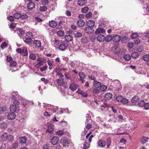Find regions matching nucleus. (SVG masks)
Masks as SVG:
<instances>
[{
    "label": "nucleus",
    "instance_id": "nucleus-54",
    "mask_svg": "<svg viewBox=\"0 0 149 149\" xmlns=\"http://www.w3.org/2000/svg\"><path fill=\"white\" fill-rule=\"evenodd\" d=\"M92 92L94 93L98 94L100 93V91L96 88H94L92 90Z\"/></svg>",
    "mask_w": 149,
    "mask_h": 149
},
{
    "label": "nucleus",
    "instance_id": "nucleus-64",
    "mask_svg": "<svg viewBox=\"0 0 149 149\" xmlns=\"http://www.w3.org/2000/svg\"><path fill=\"white\" fill-rule=\"evenodd\" d=\"M47 65H44L42 67L40 68V70L42 71L43 72L45 71L47 68Z\"/></svg>",
    "mask_w": 149,
    "mask_h": 149
},
{
    "label": "nucleus",
    "instance_id": "nucleus-10",
    "mask_svg": "<svg viewBox=\"0 0 149 149\" xmlns=\"http://www.w3.org/2000/svg\"><path fill=\"white\" fill-rule=\"evenodd\" d=\"M19 96L18 92H15L12 93L10 97L12 99L14 100L17 99Z\"/></svg>",
    "mask_w": 149,
    "mask_h": 149
},
{
    "label": "nucleus",
    "instance_id": "nucleus-36",
    "mask_svg": "<svg viewBox=\"0 0 149 149\" xmlns=\"http://www.w3.org/2000/svg\"><path fill=\"white\" fill-rule=\"evenodd\" d=\"M7 108L6 106L0 107V114H2L6 111Z\"/></svg>",
    "mask_w": 149,
    "mask_h": 149
},
{
    "label": "nucleus",
    "instance_id": "nucleus-62",
    "mask_svg": "<svg viewBox=\"0 0 149 149\" xmlns=\"http://www.w3.org/2000/svg\"><path fill=\"white\" fill-rule=\"evenodd\" d=\"M28 17V16L26 14H23L22 15H21L20 18H21L22 19H26Z\"/></svg>",
    "mask_w": 149,
    "mask_h": 149
},
{
    "label": "nucleus",
    "instance_id": "nucleus-18",
    "mask_svg": "<svg viewBox=\"0 0 149 149\" xmlns=\"http://www.w3.org/2000/svg\"><path fill=\"white\" fill-rule=\"evenodd\" d=\"M35 6V4L34 3L30 2H29L27 5V7L28 9H31L33 8Z\"/></svg>",
    "mask_w": 149,
    "mask_h": 149
},
{
    "label": "nucleus",
    "instance_id": "nucleus-45",
    "mask_svg": "<svg viewBox=\"0 0 149 149\" xmlns=\"http://www.w3.org/2000/svg\"><path fill=\"white\" fill-rule=\"evenodd\" d=\"M88 10V8L87 7H85L81 9V11L83 13H86Z\"/></svg>",
    "mask_w": 149,
    "mask_h": 149
},
{
    "label": "nucleus",
    "instance_id": "nucleus-63",
    "mask_svg": "<svg viewBox=\"0 0 149 149\" xmlns=\"http://www.w3.org/2000/svg\"><path fill=\"white\" fill-rule=\"evenodd\" d=\"M65 76V78L67 79H71V77L68 74H67L66 73H65L64 74Z\"/></svg>",
    "mask_w": 149,
    "mask_h": 149
},
{
    "label": "nucleus",
    "instance_id": "nucleus-28",
    "mask_svg": "<svg viewBox=\"0 0 149 149\" xmlns=\"http://www.w3.org/2000/svg\"><path fill=\"white\" fill-rule=\"evenodd\" d=\"M22 53L24 56H27L28 55V52L26 47H24L23 48L22 51Z\"/></svg>",
    "mask_w": 149,
    "mask_h": 149
},
{
    "label": "nucleus",
    "instance_id": "nucleus-9",
    "mask_svg": "<svg viewBox=\"0 0 149 149\" xmlns=\"http://www.w3.org/2000/svg\"><path fill=\"white\" fill-rule=\"evenodd\" d=\"M68 46V45L67 43L61 44L58 46V48L60 50L64 51L66 49Z\"/></svg>",
    "mask_w": 149,
    "mask_h": 149
},
{
    "label": "nucleus",
    "instance_id": "nucleus-55",
    "mask_svg": "<svg viewBox=\"0 0 149 149\" xmlns=\"http://www.w3.org/2000/svg\"><path fill=\"white\" fill-rule=\"evenodd\" d=\"M123 97L121 95L118 96L116 98V100L118 102H121Z\"/></svg>",
    "mask_w": 149,
    "mask_h": 149
},
{
    "label": "nucleus",
    "instance_id": "nucleus-61",
    "mask_svg": "<svg viewBox=\"0 0 149 149\" xmlns=\"http://www.w3.org/2000/svg\"><path fill=\"white\" fill-rule=\"evenodd\" d=\"M127 46L130 48H132L134 47V44L132 42H129L128 43Z\"/></svg>",
    "mask_w": 149,
    "mask_h": 149
},
{
    "label": "nucleus",
    "instance_id": "nucleus-60",
    "mask_svg": "<svg viewBox=\"0 0 149 149\" xmlns=\"http://www.w3.org/2000/svg\"><path fill=\"white\" fill-rule=\"evenodd\" d=\"M79 75L80 78H84L85 77V74L82 72H79Z\"/></svg>",
    "mask_w": 149,
    "mask_h": 149
},
{
    "label": "nucleus",
    "instance_id": "nucleus-12",
    "mask_svg": "<svg viewBox=\"0 0 149 149\" xmlns=\"http://www.w3.org/2000/svg\"><path fill=\"white\" fill-rule=\"evenodd\" d=\"M97 40L100 42H102L105 40V36L102 34L98 35L97 37Z\"/></svg>",
    "mask_w": 149,
    "mask_h": 149
},
{
    "label": "nucleus",
    "instance_id": "nucleus-24",
    "mask_svg": "<svg viewBox=\"0 0 149 149\" xmlns=\"http://www.w3.org/2000/svg\"><path fill=\"white\" fill-rule=\"evenodd\" d=\"M139 56V54L136 52H133L132 53L131 55V57L133 59H136Z\"/></svg>",
    "mask_w": 149,
    "mask_h": 149
},
{
    "label": "nucleus",
    "instance_id": "nucleus-34",
    "mask_svg": "<svg viewBox=\"0 0 149 149\" xmlns=\"http://www.w3.org/2000/svg\"><path fill=\"white\" fill-rule=\"evenodd\" d=\"M21 14L18 13H15L14 14V17L15 19H17L20 18Z\"/></svg>",
    "mask_w": 149,
    "mask_h": 149
},
{
    "label": "nucleus",
    "instance_id": "nucleus-29",
    "mask_svg": "<svg viewBox=\"0 0 149 149\" xmlns=\"http://www.w3.org/2000/svg\"><path fill=\"white\" fill-rule=\"evenodd\" d=\"M24 41L28 45L31 44L32 42V40L29 38H26L25 40H24Z\"/></svg>",
    "mask_w": 149,
    "mask_h": 149
},
{
    "label": "nucleus",
    "instance_id": "nucleus-51",
    "mask_svg": "<svg viewBox=\"0 0 149 149\" xmlns=\"http://www.w3.org/2000/svg\"><path fill=\"white\" fill-rule=\"evenodd\" d=\"M64 133V132L62 130L58 131H57L56 133V134L57 135L60 136L63 134Z\"/></svg>",
    "mask_w": 149,
    "mask_h": 149
},
{
    "label": "nucleus",
    "instance_id": "nucleus-5",
    "mask_svg": "<svg viewBox=\"0 0 149 149\" xmlns=\"http://www.w3.org/2000/svg\"><path fill=\"white\" fill-rule=\"evenodd\" d=\"M94 30L93 28L88 26L84 29L85 32L88 34H91L93 32Z\"/></svg>",
    "mask_w": 149,
    "mask_h": 149
},
{
    "label": "nucleus",
    "instance_id": "nucleus-32",
    "mask_svg": "<svg viewBox=\"0 0 149 149\" xmlns=\"http://www.w3.org/2000/svg\"><path fill=\"white\" fill-rule=\"evenodd\" d=\"M29 58L30 59L35 60L36 59V55L33 53H31L29 55Z\"/></svg>",
    "mask_w": 149,
    "mask_h": 149
},
{
    "label": "nucleus",
    "instance_id": "nucleus-4",
    "mask_svg": "<svg viewBox=\"0 0 149 149\" xmlns=\"http://www.w3.org/2000/svg\"><path fill=\"white\" fill-rule=\"evenodd\" d=\"M55 72L56 73V75H58L59 78H62L64 76L63 75L62 73V69L59 68H57L55 69Z\"/></svg>",
    "mask_w": 149,
    "mask_h": 149
},
{
    "label": "nucleus",
    "instance_id": "nucleus-21",
    "mask_svg": "<svg viewBox=\"0 0 149 149\" xmlns=\"http://www.w3.org/2000/svg\"><path fill=\"white\" fill-rule=\"evenodd\" d=\"M104 97L106 100H109L112 97V95L110 93H107L105 94Z\"/></svg>",
    "mask_w": 149,
    "mask_h": 149
},
{
    "label": "nucleus",
    "instance_id": "nucleus-1",
    "mask_svg": "<svg viewBox=\"0 0 149 149\" xmlns=\"http://www.w3.org/2000/svg\"><path fill=\"white\" fill-rule=\"evenodd\" d=\"M60 141L61 144L64 147L66 148H68V146L70 144V141L67 140L66 138H62L61 139Z\"/></svg>",
    "mask_w": 149,
    "mask_h": 149
},
{
    "label": "nucleus",
    "instance_id": "nucleus-31",
    "mask_svg": "<svg viewBox=\"0 0 149 149\" xmlns=\"http://www.w3.org/2000/svg\"><path fill=\"white\" fill-rule=\"evenodd\" d=\"M143 60L146 62L149 61V55L148 54L144 55L142 57Z\"/></svg>",
    "mask_w": 149,
    "mask_h": 149
},
{
    "label": "nucleus",
    "instance_id": "nucleus-49",
    "mask_svg": "<svg viewBox=\"0 0 149 149\" xmlns=\"http://www.w3.org/2000/svg\"><path fill=\"white\" fill-rule=\"evenodd\" d=\"M82 36V34L79 32H77L74 34V36L76 38L81 37Z\"/></svg>",
    "mask_w": 149,
    "mask_h": 149
},
{
    "label": "nucleus",
    "instance_id": "nucleus-35",
    "mask_svg": "<svg viewBox=\"0 0 149 149\" xmlns=\"http://www.w3.org/2000/svg\"><path fill=\"white\" fill-rule=\"evenodd\" d=\"M47 63L48 64L49 66V69L50 70H51L52 69L53 66V63L52 61H50L49 60L47 61Z\"/></svg>",
    "mask_w": 149,
    "mask_h": 149
},
{
    "label": "nucleus",
    "instance_id": "nucleus-40",
    "mask_svg": "<svg viewBox=\"0 0 149 149\" xmlns=\"http://www.w3.org/2000/svg\"><path fill=\"white\" fill-rule=\"evenodd\" d=\"M17 65V63L15 61H12L10 62V66L11 67H16Z\"/></svg>",
    "mask_w": 149,
    "mask_h": 149
},
{
    "label": "nucleus",
    "instance_id": "nucleus-27",
    "mask_svg": "<svg viewBox=\"0 0 149 149\" xmlns=\"http://www.w3.org/2000/svg\"><path fill=\"white\" fill-rule=\"evenodd\" d=\"M112 39L113 40V37L110 35H107L106 37H105V40L107 42H110Z\"/></svg>",
    "mask_w": 149,
    "mask_h": 149
},
{
    "label": "nucleus",
    "instance_id": "nucleus-57",
    "mask_svg": "<svg viewBox=\"0 0 149 149\" xmlns=\"http://www.w3.org/2000/svg\"><path fill=\"white\" fill-rule=\"evenodd\" d=\"M7 45L6 42H2L1 45V47L2 49H5L7 46Z\"/></svg>",
    "mask_w": 149,
    "mask_h": 149
},
{
    "label": "nucleus",
    "instance_id": "nucleus-14",
    "mask_svg": "<svg viewBox=\"0 0 149 149\" xmlns=\"http://www.w3.org/2000/svg\"><path fill=\"white\" fill-rule=\"evenodd\" d=\"M8 135L7 133L4 132L1 135V140L3 141H6L8 139Z\"/></svg>",
    "mask_w": 149,
    "mask_h": 149
},
{
    "label": "nucleus",
    "instance_id": "nucleus-58",
    "mask_svg": "<svg viewBox=\"0 0 149 149\" xmlns=\"http://www.w3.org/2000/svg\"><path fill=\"white\" fill-rule=\"evenodd\" d=\"M13 105H15L17 106H18L20 104L19 102H18V100L17 99L14 100L13 101Z\"/></svg>",
    "mask_w": 149,
    "mask_h": 149
},
{
    "label": "nucleus",
    "instance_id": "nucleus-22",
    "mask_svg": "<svg viewBox=\"0 0 149 149\" xmlns=\"http://www.w3.org/2000/svg\"><path fill=\"white\" fill-rule=\"evenodd\" d=\"M65 39L68 42L71 41L73 39L72 36L70 35H65Z\"/></svg>",
    "mask_w": 149,
    "mask_h": 149
},
{
    "label": "nucleus",
    "instance_id": "nucleus-42",
    "mask_svg": "<svg viewBox=\"0 0 149 149\" xmlns=\"http://www.w3.org/2000/svg\"><path fill=\"white\" fill-rule=\"evenodd\" d=\"M148 139L146 137H143L141 139V142L143 144H144L148 141Z\"/></svg>",
    "mask_w": 149,
    "mask_h": 149
},
{
    "label": "nucleus",
    "instance_id": "nucleus-8",
    "mask_svg": "<svg viewBox=\"0 0 149 149\" xmlns=\"http://www.w3.org/2000/svg\"><path fill=\"white\" fill-rule=\"evenodd\" d=\"M86 24L88 26L93 28L95 25V22L93 20H90L87 22Z\"/></svg>",
    "mask_w": 149,
    "mask_h": 149
},
{
    "label": "nucleus",
    "instance_id": "nucleus-26",
    "mask_svg": "<svg viewBox=\"0 0 149 149\" xmlns=\"http://www.w3.org/2000/svg\"><path fill=\"white\" fill-rule=\"evenodd\" d=\"M54 126L52 124H50L48 125V129L47 131L48 132H51L53 131Z\"/></svg>",
    "mask_w": 149,
    "mask_h": 149
},
{
    "label": "nucleus",
    "instance_id": "nucleus-59",
    "mask_svg": "<svg viewBox=\"0 0 149 149\" xmlns=\"http://www.w3.org/2000/svg\"><path fill=\"white\" fill-rule=\"evenodd\" d=\"M136 49L137 51L139 52H141L143 50V47L141 46H139Z\"/></svg>",
    "mask_w": 149,
    "mask_h": 149
},
{
    "label": "nucleus",
    "instance_id": "nucleus-47",
    "mask_svg": "<svg viewBox=\"0 0 149 149\" xmlns=\"http://www.w3.org/2000/svg\"><path fill=\"white\" fill-rule=\"evenodd\" d=\"M37 61H38V63L39 64H41V65H43V61L41 58L38 57Z\"/></svg>",
    "mask_w": 149,
    "mask_h": 149
},
{
    "label": "nucleus",
    "instance_id": "nucleus-11",
    "mask_svg": "<svg viewBox=\"0 0 149 149\" xmlns=\"http://www.w3.org/2000/svg\"><path fill=\"white\" fill-rule=\"evenodd\" d=\"M16 117V115L14 112L12 111L8 114V117L10 120H13Z\"/></svg>",
    "mask_w": 149,
    "mask_h": 149
},
{
    "label": "nucleus",
    "instance_id": "nucleus-25",
    "mask_svg": "<svg viewBox=\"0 0 149 149\" xmlns=\"http://www.w3.org/2000/svg\"><path fill=\"white\" fill-rule=\"evenodd\" d=\"M101 84V83L98 81H94L93 82V86L96 88H99Z\"/></svg>",
    "mask_w": 149,
    "mask_h": 149
},
{
    "label": "nucleus",
    "instance_id": "nucleus-23",
    "mask_svg": "<svg viewBox=\"0 0 149 149\" xmlns=\"http://www.w3.org/2000/svg\"><path fill=\"white\" fill-rule=\"evenodd\" d=\"M26 138L25 136L21 137L19 138V141L20 143L24 144L26 143Z\"/></svg>",
    "mask_w": 149,
    "mask_h": 149
},
{
    "label": "nucleus",
    "instance_id": "nucleus-41",
    "mask_svg": "<svg viewBox=\"0 0 149 149\" xmlns=\"http://www.w3.org/2000/svg\"><path fill=\"white\" fill-rule=\"evenodd\" d=\"M131 58V56L129 54H126L124 56V59L126 61H129Z\"/></svg>",
    "mask_w": 149,
    "mask_h": 149
},
{
    "label": "nucleus",
    "instance_id": "nucleus-46",
    "mask_svg": "<svg viewBox=\"0 0 149 149\" xmlns=\"http://www.w3.org/2000/svg\"><path fill=\"white\" fill-rule=\"evenodd\" d=\"M39 10L40 11L43 12L46 11L47 10V8L45 6H43L40 7Z\"/></svg>",
    "mask_w": 149,
    "mask_h": 149
},
{
    "label": "nucleus",
    "instance_id": "nucleus-7",
    "mask_svg": "<svg viewBox=\"0 0 149 149\" xmlns=\"http://www.w3.org/2000/svg\"><path fill=\"white\" fill-rule=\"evenodd\" d=\"M77 88V86L76 84L73 83H71L70 84V85L69 88L72 91H74L76 90Z\"/></svg>",
    "mask_w": 149,
    "mask_h": 149
},
{
    "label": "nucleus",
    "instance_id": "nucleus-2",
    "mask_svg": "<svg viewBox=\"0 0 149 149\" xmlns=\"http://www.w3.org/2000/svg\"><path fill=\"white\" fill-rule=\"evenodd\" d=\"M103 25V24H101L98 26V29H97L95 32V34H99L103 33L105 32L104 29L101 27V26H102Z\"/></svg>",
    "mask_w": 149,
    "mask_h": 149
},
{
    "label": "nucleus",
    "instance_id": "nucleus-48",
    "mask_svg": "<svg viewBox=\"0 0 149 149\" xmlns=\"http://www.w3.org/2000/svg\"><path fill=\"white\" fill-rule=\"evenodd\" d=\"M139 35L137 33H133L131 35V38L132 39H134L135 38H137L138 37Z\"/></svg>",
    "mask_w": 149,
    "mask_h": 149
},
{
    "label": "nucleus",
    "instance_id": "nucleus-44",
    "mask_svg": "<svg viewBox=\"0 0 149 149\" xmlns=\"http://www.w3.org/2000/svg\"><path fill=\"white\" fill-rule=\"evenodd\" d=\"M145 104V102L143 100H141L138 102V106L140 107H142Z\"/></svg>",
    "mask_w": 149,
    "mask_h": 149
},
{
    "label": "nucleus",
    "instance_id": "nucleus-50",
    "mask_svg": "<svg viewBox=\"0 0 149 149\" xmlns=\"http://www.w3.org/2000/svg\"><path fill=\"white\" fill-rule=\"evenodd\" d=\"M121 102L123 104H126L128 102V100L127 99L123 97Z\"/></svg>",
    "mask_w": 149,
    "mask_h": 149
},
{
    "label": "nucleus",
    "instance_id": "nucleus-3",
    "mask_svg": "<svg viewBox=\"0 0 149 149\" xmlns=\"http://www.w3.org/2000/svg\"><path fill=\"white\" fill-rule=\"evenodd\" d=\"M10 110L11 111L17 113L20 110L19 107L15 105L12 104L10 107Z\"/></svg>",
    "mask_w": 149,
    "mask_h": 149
},
{
    "label": "nucleus",
    "instance_id": "nucleus-56",
    "mask_svg": "<svg viewBox=\"0 0 149 149\" xmlns=\"http://www.w3.org/2000/svg\"><path fill=\"white\" fill-rule=\"evenodd\" d=\"M86 120L85 121L86 124V123H88V122L91 120V116H90V115L88 114H86Z\"/></svg>",
    "mask_w": 149,
    "mask_h": 149
},
{
    "label": "nucleus",
    "instance_id": "nucleus-33",
    "mask_svg": "<svg viewBox=\"0 0 149 149\" xmlns=\"http://www.w3.org/2000/svg\"><path fill=\"white\" fill-rule=\"evenodd\" d=\"M50 26L52 27H54L57 25V23L54 21H51L49 22Z\"/></svg>",
    "mask_w": 149,
    "mask_h": 149
},
{
    "label": "nucleus",
    "instance_id": "nucleus-17",
    "mask_svg": "<svg viewBox=\"0 0 149 149\" xmlns=\"http://www.w3.org/2000/svg\"><path fill=\"white\" fill-rule=\"evenodd\" d=\"M97 144L100 147H102L105 145L106 143L104 141L100 140L98 141Z\"/></svg>",
    "mask_w": 149,
    "mask_h": 149
},
{
    "label": "nucleus",
    "instance_id": "nucleus-20",
    "mask_svg": "<svg viewBox=\"0 0 149 149\" xmlns=\"http://www.w3.org/2000/svg\"><path fill=\"white\" fill-rule=\"evenodd\" d=\"M120 39V37L119 35H115L113 37V40L115 42H118L119 41Z\"/></svg>",
    "mask_w": 149,
    "mask_h": 149
},
{
    "label": "nucleus",
    "instance_id": "nucleus-19",
    "mask_svg": "<svg viewBox=\"0 0 149 149\" xmlns=\"http://www.w3.org/2000/svg\"><path fill=\"white\" fill-rule=\"evenodd\" d=\"M17 33L20 37H22L24 32L22 29L20 28L17 29Z\"/></svg>",
    "mask_w": 149,
    "mask_h": 149
},
{
    "label": "nucleus",
    "instance_id": "nucleus-39",
    "mask_svg": "<svg viewBox=\"0 0 149 149\" xmlns=\"http://www.w3.org/2000/svg\"><path fill=\"white\" fill-rule=\"evenodd\" d=\"M107 88V87L105 85H102L100 87V89L102 91H105Z\"/></svg>",
    "mask_w": 149,
    "mask_h": 149
},
{
    "label": "nucleus",
    "instance_id": "nucleus-38",
    "mask_svg": "<svg viewBox=\"0 0 149 149\" xmlns=\"http://www.w3.org/2000/svg\"><path fill=\"white\" fill-rule=\"evenodd\" d=\"M31 103V101H29L28 100H26L24 102H23L22 103V105L24 107H26L27 105H29Z\"/></svg>",
    "mask_w": 149,
    "mask_h": 149
},
{
    "label": "nucleus",
    "instance_id": "nucleus-43",
    "mask_svg": "<svg viewBox=\"0 0 149 149\" xmlns=\"http://www.w3.org/2000/svg\"><path fill=\"white\" fill-rule=\"evenodd\" d=\"M57 34L59 36H62L64 35L65 33L63 31L60 30L57 31Z\"/></svg>",
    "mask_w": 149,
    "mask_h": 149
},
{
    "label": "nucleus",
    "instance_id": "nucleus-53",
    "mask_svg": "<svg viewBox=\"0 0 149 149\" xmlns=\"http://www.w3.org/2000/svg\"><path fill=\"white\" fill-rule=\"evenodd\" d=\"M111 143V139L110 138H108L107 139V147L110 146Z\"/></svg>",
    "mask_w": 149,
    "mask_h": 149
},
{
    "label": "nucleus",
    "instance_id": "nucleus-37",
    "mask_svg": "<svg viewBox=\"0 0 149 149\" xmlns=\"http://www.w3.org/2000/svg\"><path fill=\"white\" fill-rule=\"evenodd\" d=\"M139 97L137 96H135L132 98L131 100L132 102L134 103H136L139 100Z\"/></svg>",
    "mask_w": 149,
    "mask_h": 149
},
{
    "label": "nucleus",
    "instance_id": "nucleus-13",
    "mask_svg": "<svg viewBox=\"0 0 149 149\" xmlns=\"http://www.w3.org/2000/svg\"><path fill=\"white\" fill-rule=\"evenodd\" d=\"M77 24L79 27H82L84 25L85 22L84 20L80 19L77 22Z\"/></svg>",
    "mask_w": 149,
    "mask_h": 149
},
{
    "label": "nucleus",
    "instance_id": "nucleus-6",
    "mask_svg": "<svg viewBox=\"0 0 149 149\" xmlns=\"http://www.w3.org/2000/svg\"><path fill=\"white\" fill-rule=\"evenodd\" d=\"M58 140L59 139L58 137L54 136L50 142L52 145H55L58 143Z\"/></svg>",
    "mask_w": 149,
    "mask_h": 149
},
{
    "label": "nucleus",
    "instance_id": "nucleus-15",
    "mask_svg": "<svg viewBox=\"0 0 149 149\" xmlns=\"http://www.w3.org/2000/svg\"><path fill=\"white\" fill-rule=\"evenodd\" d=\"M56 82L59 86H61L64 83V79L62 78H59L56 80Z\"/></svg>",
    "mask_w": 149,
    "mask_h": 149
},
{
    "label": "nucleus",
    "instance_id": "nucleus-16",
    "mask_svg": "<svg viewBox=\"0 0 149 149\" xmlns=\"http://www.w3.org/2000/svg\"><path fill=\"white\" fill-rule=\"evenodd\" d=\"M33 44L36 48H39L41 45V42L38 40H35L33 42Z\"/></svg>",
    "mask_w": 149,
    "mask_h": 149
},
{
    "label": "nucleus",
    "instance_id": "nucleus-52",
    "mask_svg": "<svg viewBox=\"0 0 149 149\" xmlns=\"http://www.w3.org/2000/svg\"><path fill=\"white\" fill-rule=\"evenodd\" d=\"M92 13L91 12H89L86 14L85 17L86 18H90L92 17Z\"/></svg>",
    "mask_w": 149,
    "mask_h": 149
},
{
    "label": "nucleus",
    "instance_id": "nucleus-30",
    "mask_svg": "<svg viewBox=\"0 0 149 149\" xmlns=\"http://www.w3.org/2000/svg\"><path fill=\"white\" fill-rule=\"evenodd\" d=\"M86 3L85 0H78L77 1L78 5L80 6H82L84 5Z\"/></svg>",
    "mask_w": 149,
    "mask_h": 149
}]
</instances>
